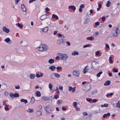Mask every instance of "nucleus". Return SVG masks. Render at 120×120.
<instances>
[{"mask_svg":"<svg viewBox=\"0 0 120 120\" xmlns=\"http://www.w3.org/2000/svg\"><path fill=\"white\" fill-rule=\"evenodd\" d=\"M73 88L71 86H70L69 87V88L68 89V90L69 91H71V90H72V88Z\"/></svg>","mask_w":120,"mask_h":120,"instance_id":"52","label":"nucleus"},{"mask_svg":"<svg viewBox=\"0 0 120 120\" xmlns=\"http://www.w3.org/2000/svg\"><path fill=\"white\" fill-rule=\"evenodd\" d=\"M20 43L21 45L22 46H24L27 45V42L25 40L22 41H21Z\"/></svg>","mask_w":120,"mask_h":120,"instance_id":"8","label":"nucleus"},{"mask_svg":"<svg viewBox=\"0 0 120 120\" xmlns=\"http://www.w3.org/2000/svg\"><path fill=\"white\" fill-rule=\"evenodd\" d=\"M42 99L45 101L48 100H49V98L44 96H42L41 97Z\"/></svg>","mask_w":120,"mask_h":120,"instance_id":"20","label":"nucleus"},{"mask_svg":"<svg viewBox=\"0 0 120 120\" xmlns=\"http://www.w3.org/2000/svg\"><path fill=\"white\" fill-rule=\"evenodd\" d=\"M110 83V81L108 80L106 81V82L105 83L104 85L105 86H107L109 85Z\"/></svg>","mask_w":120,"mask_h":120,"instance_id":"25","label":"nucleus"},{"mask_svg":"<svg viewBox=\"0 0 120 120\" xmlns=\"http://www.w3.org/2000/svg\"><path fill=\"white\" fill-rule=\"evenodd\" d=\"M49 17L47 14H45L42 15L40 18V19L43 21L46 19L48 18Z\"/></svg>","mask_w":120,"mask_h":120,"instance_id":"4","label":"nucleus"},{"mask_svg":"<svg viewBox=\"0 0 120 120\" xmlns=\"http://www.w3.org/2000/svg\"><path fill=\"white\" fill-rule=\"evenodd\" d=\"M16 25L18 26L20 28H21L22 27V26L19 23H18L17 24H16Z\"/></svg>","mask_w":120,"mask_h":120,"instance_id":"39","label":"nucleus"},{"mask_svg":"<svg viewBox=\"0 0 120 120\" xmlns=\"http://www.w3.org/2000/svg\"><path fill=\"white\" fill-rule=\"evenodd\" d=\"M89 71V68L88 66L87 65L84 68L83 70V73L85 74L86 73L88 72Z\"/></svg>","mask_w":120,"mask_h":120,"instance_id":"6","label":"nucleus"},{"mask_svg":"<svg viewBox=\"0 0 120 120\" xmlns=\"http://www.w3.org/2000/svg\"><path fill=\"white\" fill-rule=\"evenodd\" d=\"M53 74L57 78H59L60 77V75L57 73H53Z\"/></svg>","mask_w":120,"mask_h":120,"instance_id":"35","label":"nucleus"},{"mask_svg":"<svg viewBox=\"0 0 120 120\" xmlns=\"http://www.w3.org/2000/svg\"><path fill=\"white\" fill-rule=\"evenodd\" d=\"M42 115V112L40 111H37L36 112V116L37 117L40 116Z\"/></svg>","mask_w":120,"mask_h":120,"instance_id":"13","label":"nucleus"},{"mask_svg":"<svg viewBox=\"0 0 120 120\" xmlns=\"http://www.w3.org/2000/svg\"><path fill=\"white\" fill-rule=\"evenodd\" d=\"M105 46L107 49H109V46L108 44H106L105 45Z\"/></svg>","mask_w":120,"mask_h":120,"instance_id":"53","label":"nucleus"},{"mask_svg":"<svg viewBox=\"0 0 120 120\" xmlns=\"http://www.w3.org/2000/svg\"><path fill=\"white\" fill-rule=\"evenodd\" d=\"M10 41V38H6L4 40V41L7 43H9Z\"/></svg>","mask_w":120,"mask_h":120,"instance_id":"27","label":"nucleus"},{"mask_svg":"<svg viewBox=\"0 0 120 120\" xmlns=\"http://www.w3.org/2000/svg\"><path fill=\"white\" fill-rule=\"evenodd\" d=\"M41 31L44 32H46L48 30V28L47 26H46L43 28L41 29Z\"/></svg>","mask_w":120,"mask_h":120,"instance_id":"9","label":"nucleus"},{"mask_svg":"<svg viewBox=\"0 0 120 120\" xmlns=\"http://www.w3.org/2000/svg\"><path fill=\"white\" fill-rule=\"evenodd\" d=\"M52 18L53 19L55 18L56 19H58V17L56 15L54 14H53L52 15Z\"/></svg>","mask_w":120,"mask_h":120,"instance_id":"29","label":"nucleus"},{"mask_svg":"<svg viewBox=\"0 0 120 120\" xmlns=\"http://www.w3.org/2000/svg\"><path fill=\"white\" fill-rule=\"evenodd\" d=\"M110 4L111 3L110 1H108L107 2V3L106 4V6L107 7H109Z\"/></svg>","mask_w":120,"mask_h":120,"instance_id":"40","label":"nucleus"},{"mask_svg":"<svg viewBox=\"0 0 120 120\" xmlns=\"http://www.w3.org/2000/svg\"><path fill=\"white\" fill-rule=\"evenodd\" d=\"M109 60L110 64H112L113 63V61L112 60L111 57L110 56L109 57Z\"/></svg>","mask_w":120,"mask_h":120,"instance_id":"34","label":"nucleus"},{"mask_svg":"<svg viewBox=\"0 0 120 120\" xmlns=\"http://www.w3.org/2000/svg\"><path fill=\"white\" fill-rule=\"evenodd\" d=\"M91 65L92 67L95 70H98L99 68V63L96 61L92 62Z\"/></svg>","mask_w":120,"mask_h":120,"instance_id":"2","label":"nucleus"},{"mask_svg":"<svg viewBox=\"0 0 120 120\" xmlns=\"http://www.w3.org/2000/svg\"><path fill=\"white\" fill-rule=\"evenodd\" d=\"M54 61L53 59H51L49 60L48 63L50 64L54 63Z\"/></svg>","mask_w":120,"mask_h":120,"instance_id":"22","label":"nucleus"},{"mask_svg":"<svg viewBox=\"0 0 120 120\" xmlns=\"http://www.w3.org/2000/svg\"><path fill=\"white\" fill-rule=\"evenodd\" d=\"M100 54V52L99 51H97L95 53V55H98Z\"/></svg>","mask_w":120,"mask_h":120,"instance_id":"55","label":"nucleus"},{"mask_svg":"<svg viewBox=\"0 0 120 120\" xmlns=\"http://www.w3.org/2000/svg\"><path fill=\"white\" fill-rule=\"evenodd\" d=\"M86 100L90 102L92 101V100L89 98H86Z\"/></svg>","mask_w":120,"mask_h":120,"instance_id":"54","label":"nucleus"},{"mask_svg":"<svg viewBox=\"0 0 120 120\" xmlns=\"http://www.w3.org/2000/svg\"><path fill=\"white\" fill-rule=\"evenodd\" d=\"M36 96L37 97H40L41 96V94L39 91H38L36 93Z\"/></svg>","mask_w":120,"mask_h":120,"instance_id":"31","label":"nucleus"},{"mask_svg":"<svg viewBox=\"0 0 120 120\" xmlns=\"http://www.w3.org/2000/svg\"><path fill=\"white\" fill-rule=\"evenodd\" d=\"M14 94V97H17L19 96V95L16 93H15Z\"/></svg>","mask_w":120,"mask_h":120,"instance_id":"44","label":"nucleus"},{"mask_svg":"<svg viewBox=\"0 0 120 120\" xmlns=\"http://www.w3.org/2000/svg\"><path fill=\"white\" fill-rule=\"evenodd\" d=\"M79 54V53L76 51H75L71 53L72 55L73 56H75L76 55H78Z\"/></svg>","mask_w":120,"mask_h":120,"instance_id":"26","label":"nucleus"},{"mask_svg":"<svg viewBox=\"0 0 120 120\" xmlns=\"http://www.w3.org/2000/svg\"><path fill=\"white\" fill-rule=\"evenodd\" d=\"M83 114L84 116H87L88 115V114L86 112H83Z\"/></svg>","mask_w":120,"mask_h":120,"instance_id":"60","label":"nucleus"},{"mask_svg":"<svg viewBox=\"0 0 120 120\" xmlns=\"http://www.w3.org/2000/svg\"><path fill=\"white\" fill-rule=\"evenodd\" d=\"M119 28L117 27L115 31L113 33V36L115 37H117L119 35Z\"/></svg>","mask_w":120,"mask_h":120,"instance_id":"3","label":"nucleus"},{"mask_svg":"<svg viewBox=\"0 0 120 120\" xmlns=\"http://www.w3.org/2000/svg\"><path fill=\"white\" fill-rule=\"evenodd\" d=\"M100 23L99 22H96L95 23V26H99L100 25Z\"/></svg>","mask_w":120,"mask_h":120,"instance_id":"49","label":"nucleus"},{"mask_svg":"<svg viewBox=\"0 0 120 120\" xmlns=\"http://www.w3.org/2000/svg\"><path fill=\"white\" fill-rule=\"evenodd\" d=\"M74 105L75 107H76L77 106V103L76 102H74Z\"/></svg>","mask_w":120,"mask_h":120,"instance_id":"56","label":"nucleus"},{"mask_svg":"<svg viewBox=\"0 0 120 120\" xmlns=\"http://www.w3.org/2000/svg\"><path fill=\"white\" fill-rule=\"evenodd\" d=\"M65 38V36L63 34L61 37V39L63 40H64V38Z\"/></svg>","mask_w":120,"mask_h":120,"instance_id":"57","label":"nucleus"},{"mask_svg":"<svg viewBox=\"0 0 120 120\" xmlns=\"http://www.w3.org/2000/svg\"><path fill=\"white\" fill-rule=\"evenodd\" d=\"M36 76L37 77H38L39 78L40 77V75L38 74H36Z\"/></svg>","mask_w":120,"mask_h":120,"instance_id":"64","label":"nucleus"},{"mask_svg":"<svg viewBox=\"0 0 120 120\" xmlns=\"http://www.w3.org/2000/svg\"><path fill=\"white\" fill-rule=\"evenodd\" d=\"M59 89L60 90H62L63 89V87L61 86H60L59 87Z\"/></svg>","mask_w":120,"mask_h":120,"instance_id":"61","label":"nucleus"},{"mask_svg":"<svg viewBox=\"0 0 120 120\" xmlns=\"http://www.w3.org/2000/svg\"><path fill=\"white\" fill-rule=\"evenodd\" d=\"M73 74L74 75L78 76L80 74V72L79 71H74L73 72Z\"/></svg>","mask_w":120,"mask_h":120,"instance_id":"7","label":"nucleus"},{"mask_svg":"<svg viewBox=\"0 0 120 120\" xmlns=\"http://www.w3.org/2000/svg\"><path fill=\"white\" fill-rule=\"evenodd\" d=\"M35 75L34 74H31L30 76V78L31 79H33L34 78Z\"/></svg>","mask_w":120,"mask_h":120,"instance_id":"28","label":"nucleus"},{"mask_svg":"<svg viewBox=\"0 0 120 120\" xmlns=\"http://www.w3.org/2000/svg\"><path fill=\"white\" fill-rule=\"evenodd\" d=\"M63 55L60 53H59L57 54V55L59 56L61 60H62V57Z\"/></svg>","mask_w":120,"mask_h":120,"instance_id":"33","label":"nucleus"},{"mask_svg":"<svg viewBox=\"0 0 120 120\" xmlns=\"http://www.w3.org/2000/svg\"><path fill=\"white\" fill-rule=\"evenodd\" d=\"M118 71V70L116 69H113L112 71L113 72H117Z\"/></svg>","mask_w":120,"mask_h":120,"instance_id":"51","label":"nucleus"},{"mask_svg":"<svg viewBox=\"0 0 120 120\" xmlns=\"http://www.w3.org/2000/svg\"><path fill=\"white\" fill-rule=\"evenodd\" d=\"M34 111V109H33L29 108L26 111L28 113H31L33 112Z\"/></svg>","mask_w":120,"mask_h":120,"instance_id":"16","label":"nucleus"},{"mask_svg":"<svg viewBox=\"0 0 120 120\" xmlns=\"http://www.w3.org/2000/svg\"><path fill=\"white\" fill-rule=\"evenodd\" d=\"M20 0H15V4H17L18 3V2L20 1Z\"/></svg>","mask_w":120,"mask_h":120,"instance_id":"50","label":"nucleus"},{"mask_svg":"<svg viewBox=\"0 0 120 120\" xmlns=\"http://www.w3.org/2000/svg\"><path fill=\"white\" fill-rule=\"evenodd\" d=\"M90 47V45H84L83 46V48H85L86 47Z\"/></svg>","mask_w":120,"mask_h":120,"instance_id":"45","label":"nucleus"},{"mask_svg":"<svg viewBox=\"0 0 120 120\" xmlns=\"http://www.w3.org/2000/svg\"><path fill=\"white\" fill-rule=\"evenodd\" d=\"M56 67L55 66H52L49 67V69L51 70L52 71H53L55 70Z\"/></svg>","mask_w":120,"mask_h":120,"instance_id":"17","label":"nucleus"},{"mask_svg":"<svg viewBox=\"0 0 120 120\" xmlns=\"http://www.w3.org/2000/svg\"><path fill=\"white\" fill-rule=\"evenodd\" d=\"M8 105H6L5 107L4 108V109L5 110L8 111L9 110V108L8 107Z\"/></svg>","mask_w":120,"mask_h":120,"instance_id":"43","label":"nucleus"},{"mask_svg":"<svg viewBox=\"0 0 120 120\" xmlns=\"http://www.w3.org/2000/svg\"><path fill=\"white\" fill-rule=\"evenodd\" d=\"M75 87H73L72 88V92H74L75 91Z\"/></svg>","mask_w":120,"mask_h":120,"instance_id":"58","label":"nucleus"},{"mask_svg":"<svg viewBox=\"0 0 120 120\" xmlns=\"http://www.w3.org/2000/svg\"><path fill=\"white\" fill-rule=\"evenodd\" d=\"M116 107L120 108V101H119L116 104Z\"/></svg>","mask_w":120,"mask_h":120,"instance_id":"41","label":"nucleus"},{"mask_svg":"<svg viewBox=\"0 0 120 120\" xmlns=\"http://www.w3.org/2000/svg\"><path fill=\"white\" fill-rule=\"evenodd\" d=\"M4 94L6 96H8V92L7 91H5V92Z\"/></svg>","mask_w":120,"mask_h":120,"instance_id":"62","label":"nucleus"},{"mask_svg":"<svg viewBox=\"0 0 120 120\" xmlns=\"http://www.w3.org/2000/svg\"><path fill=\"white\" fill-rule=\"evenodd\" d=\"M84 4H81L80 6V8L79 9V11L80 12H81L82 11V8H83L85 7Z\"/></svg>","mask_w":120,"mask_h":120,"instance_id":"18","label":"nucleus"},{"mask_svg":"<svg viewBox=\"0 0 120 120\" xmlns=\"http://www.w3.org/2000/svg\"><path fill=\"white\" fill-rule=\"evenodd\" d=\"M36 48L37 50L40 51L45 52L49 49V48L47 45L43 44H41Z\"/></svg>","mask_w":120,"mask_h":120,"instance_id":"1","label":"nucleus"},{"mask_svg":"<svg viewBox=\"0 0 120 120\" xmlns=\"http://www.w3.org/2000/svg\"><path fill=\"white\" fill-rule=\"evenodd\" d=\"M63 101L61 100H58L57 101V103L58 105L61 104L62 103Z\"/></svg>","mask_w":120,"mask_h":120,"instance_id":"36","label":"nucleus"},{"mask_svg":"<svg viewBox=\"0 0 120 120\" xmlns=\"http://www.w3.org/2000/svg\"><path fill=\"white\" fill-rule=\"evenodd\" d=\"M99 34V33L98 31H96L94 33L93 35L95 36H97Z\"/></svg>","mask_w":120,"mask_h":120,"instance_id":"32","label":"nucleus"},{"mask_svg":"<svg viewBox=\"0 0 120 120\" xmlns=\"http://www.w3.org/2000/svg\"><path fill=\"white\" fill-rule=\"evenodd\" d=\"M110 115V113L109 112H108L107 114H104L103 115V118H106L107 116H109Z\"/></svg>","mask_w":120,"mask_h":120,"instance_id":"23","label":"nucleus"},{"mask_svg":"<svg viewBox=\"0 0 120 120\" xmlns=\"http://www.w3.org/2000/svg\"><path fill=\"white\" fill-rule=\"evenodd\" d=\"M35 101V99L34 97H32L31 99L30 103L32 104L34 103Z\"/></svg>","mask_w":120,"mask_h":120,"instance_id":"21","label":"nucleus"},{"mask_svg":"<svg viewBox=\"0 0 120 120\" xmlns=\"http://www.w3.org/2000/svg\"><path fill=\"white\" fill-rule=\"evenodd\" d=\"M89 21V19H87L86 20L85 22V23L86 24H87L88 23Z\"/></svg>","mask_w":120,"mask_h":120,"instance_id":"48","label":"nucleus"},{"mask_svg":"<svg viewBox=\"0 0 120 120\" xmlns=\"http://www.w3.org/2000/svg\"><path fill=\"white\" fill-rule=\"evenodd\" d=\"M20 101L22 102H24L25 103L27 102V101L26 99H22L20 100Z\"/></svg>","mask_w":120,"mask_h":120,"instance_id":"37","label":"nucleus"},{"mask_svg":"<svg viewBox=\"0 0 120 120\" xmlns=\"http://www.w3.org/2000/svg\"><path fill=\"white\" fill-rule=\"evenodd\" d=\"M45 110L48 113H50L51 112V109L48 106H47L46 107Z\"/></svg>","mask_w":120,"mask_h":120,"instance_id":"14","label":"nucleus"},{"mask_svg":"<svg viewBox=\"0 0 120 120\" xmlns=\"http://www.w3.org/2000/svg\"><path fill=\"white\" fill-rule=\"evenodd\" d=\"M102 71H101L100 72H99L97 74V77H99L102 74Z\"/></svg>","mask_w":120,"mask_h":120,"instance_id":"42","label":"nucleus"},{"mask_svg":"<svg viewBox=\"0 0 120 120\" xmlns=\"http://www.w3.org/2000/svg\"><path fill=\"white\" fill-rule=\"evenodd\" d=\"M86 39L87 40H90L91 41H92L94 39V38L93 37H88L86 38Z\"/></svg>","mask_w":120,"mask_h":120,"instance_id":"30","label":"nucleus"},{"mask_svg":"<svg viewBox=\"0 0 120 120\" xmlns=\"http://www.w3.org/2000/svg\"><path fill=\"white\" fill-rule=\"evenodd\" d=\"M91 88V86L90 85H86L85 86V89H84V90L85 92H86L89 90Z\"/></svg>","mask_w":120,"mask_h":120,"instance_id":"5","label":"nucleus"},{"mask_svg":"<svg viewBox=\"0 0 120 120\" xmlns=\"http://www.w3.org/2000/svg\"><path fill=\"white\" fill-rule=\"evenodd\" d=\"M102 21H104L105 20V17H103L102 18Z\"/></svg>","mask_w":120,"mask_h":120,"instance_id":"59","label":"nucleus"},{"mask_svg":"<svg viewBox=\"0 0 120 120\" xmlns=\"http://www.w3.org/2000/svg\"><path fill=\"white\" fill-rule=\"evenodd\" d=\"M10 96L11 98H13L14 97V94L13 93H11L9 95Z\"/></svg>","mask_w":120,"mask_h":120,"instance_id":"46","label":"nucleus"},{"mask_svg":"<svg viewBox=\"0 0 120 120\" xmlns=\"http://www.w3.org/2000/svg\"><path fill=\"white\" fill-rule=\"evenodd\" d=\"M51 20L50 19H49L46 20V24L48 25H50L51 24Z\"/></svg>","mask_w":120,"mask_h":120,"instance_id":"19","label":"nucleus"},{"mask_svg":"<svg viewBox=\"0 0 120 120\" xmlns=\"http://www.w3.org/2000/svg\"><path fill=\"white\" fill-rule=\"evenodd\" d=\"M21 10L23 11L26 12V7L23 4H22L21 6Z\"/></svg>","mask_w":120,"mask_h":120,"instance_id":"10","label":"nucleus"},{"mask_svg":"<svg viewBox=\"0 0 120 120\" xmlns=\"http://www.w3.org/2000/svg\"><path fill=\"white\" fill-rule=\"evenodd\" d=\"M69 8L70 9H72L73 11H75L76 10V7L73 5H71L69 6Z\"/></svg>","mask_w":120,"mask_h":120,"instance_id":"24","label":"nucleus"},{"mask_svg":"<svg viewBox=\"0 0 120 120\" xmlns=\"http://www.w3.org/2000/svg\"><path fill=\"white\" fill-rule=\"evenodd\" d=\"M66 43L69 46H70L71 45L69 41H67Z\"/></svg>","mask_w":120,"mask_h":120,"instance_id":"63","label":"nucleus"},{"mask_svg":"<svg viewBox=\"0 0 120 120\" xmlns=\"http://www.w3.org/2000/svg\"><path fill=\"white\" fill-rule=\"evenodd\" d=\"M113 95V93H111L110 94H107L106 95V96L107 97H108L109 96H112Z\"/></svg>","mask_w":120,"mask_h":120,"instance_id":"47","label":"nucleus"},{"mask_svg":"<svg viewBox=\"0 0 120 120\" xmlns=\"http://www.w3.org/2000/svg\"><path fill=\"white\" fill-rule=\"evenodd\" d=\"M49 87L50 89V90H51L52 89V85L51 83H50L49 84Z\"/></svg>","mask_w":120,"mask_h":120,"instance_id":"38","label":"nucleus"},{"mask_svg":"<svg viewBox=\"0 0 120 120\" xmlns=\"http://www.w3.org/2000/svg\"><path fill=\"white\" fill-rule=\"evenodd\" d=\"M68 55L66 54H64L63 55L62 59V60H65L68 58Z\"/></svg>","mask_w":120,"mask_h":120,"instance_id":"15","label":"nucleus"},{"mask_svg":"<svg viewBox=\"0 0 120 120\" xmlns=\"http://www.w3.org/2000/svg\"><path fill=\"white\" fill-rule=\"evenodd\" d=\"M3 30L6 33H8L10 32V30L5 26H4L3 28Z\"/></svg>","mask_w":120,"mask_h":120,"instance_id":"11","label":"nucleus"},{"mask_svg":"<svg viewBox=\"0 0 120 120\" xmlns=\"http://www.w3.org/2000/svg\"><path fill=\"white\" fill-rule=\"evenodd\" d=\"M64 41V40H63L61 39H59L57 40L56 43L57 44L60 45L62 44Z\"/></svg>","mask_w":120,"mask_h":120,"instance_id":"12","label":"nucleus"}]
</instances>
